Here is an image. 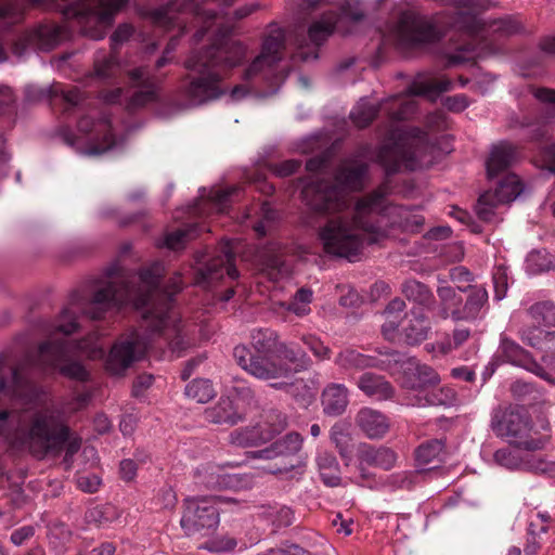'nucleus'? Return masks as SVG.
I'll return each mask as SVG.
<instances>
[{
    "label": "nucleus",
    "instance_id": "nucleus-23",
    "mask_svg": "<svg viewBox=\"0 0 555 555\" xmlns=\"http://www.w3.org/2000/svg\"><path fill=\"white\" fill-rule=\"evenodd\" d=\"M132 83L138 88L131 98L132 107L142 106L155 99L156 83L144 68H135L129 72Z\"/></svg>",
    "mask_w": 555,
    "mask_h": 555
},
{
    "label": "nucleus",
    "instance_id": "nucleus-36",
    "mask_svg": "<svg viewBox=\"0 0 555 555\" xmlns=\"http://www.w3.org/2000/svg\"><path fill=\"white\" fill-rule=\"evenodd\" d=\"M405 305L404 301L396 298L387 306L384 317L385 323L383 324L382 332L386 339H393L395 333L398 328L401 312L403 311Z\"/></svg>",
    "mask_w": 555,
    "mask_h": 555
},
{
    "label": "nucleus",
    "instance_id": "nucleus-5",
    "mask_svg": "<svg viewBox=\"0 0 555 555\" xmlns=\"http://www.w3.org/2000/svg\"><path fill=\"white\" fill-rule=\"evenodd\" d=\"M402 387L415 393L405 398V403L412 406L444 405L456 403V393L452 388L441 387L427 390V386L439 383L438 374L427 365H421L414 358L402 362Z\"/></svg>",
    "mask_w": 555,
    "mask_h": 555
},
{
    "label": "nucleus",
    "instance_id": "nucleus-64",
    "mask_svg": "<svg viewBox=\"0 0 555 555\" xmlns=\"http://www.w3.org/2000/svg\"><path fill=\"white\" fill-rule=\"evenodd\" d=\"M137 420L132 415H126L120 421V430L124 435H131L134 430Z\"/></svg>",
    "mask_w": 555,
    "mask_h": 555
},
{
    "label": "nucleus",
    "instance_id": "nucleus-12",
    "mask_svg": "<svg viewBox=\"0 0 555 555\" xmlns=\"http://www.w3.org/2000/svg\"><path fill=\"white\" fill-rule=\"evenodd\" d=\"M219 524L216 502L208 498H190L185 500L181 527L186 534H194L203 529H212Z\"/></svg>",
    "mask_w": 555,
    "mask_h": 555
},
{
    "label": "nucleus",
    "instance_id": "nucleus-52",
    "mask_svg": "<svg viewBox=\"0 0 555 555\" xmlns=\"http://www.w3.org/2000/svg\"><path fill=\"white\" fill-rule=\"evenodd\" d=\"M470 333L466 328H457L453 333V344L451 341H448L447 344H439L438 348L441 353H447L451 351L453 348H456L461 346L463 343H465Z\"/></svg>",
    "mask_w": 555,
    "mask_h": 555
},
{
    "label": "nucleus",
    "instance_id": "nucleus-18",
    "mask_svg": "<svg viewBox=\"0 0 555 555\" xmlns=\"http://www.w3.org/2000/svg\"><path fill=\"white\" fill-rule=\"evenodd\" d=\"M408 358L398 352H390L385 359H375L362 354L356 350H345L337 358V364L344 369H365L370 366H385L391 371L393 375H400L402 371V362Z\"/></svg>",
    "mask_w": 555,
    "mask_h": 555
},
{
    "label": "nucleus",
    "instance_id": "nucleus-33",
    "mask_svg": "<svg viewBox=\"0 0 555 555\" xmlns=\"http://www.w3.org/2000/svg\"><path fill=\"white\" fill-rule=\"evenodd\" d=\"M272 438V433L258 427H246L231 434V443L237 447H251Z\"/></svg>",
    "mask_w": 555,
    "mask_h": 555
},
{
    "label": "nucleus",
    "instance_id": "nucleus-19",
    "mask_svg": "<svg viewBox=\"0 0 555 555\" xmlns=\"http://www.w3.org/2000/svg\"><path fill=\"white\" fill-rule=\"evenodd\" d=\"M410 145L406 139L399 133H392L390 142L383 145L380 149L377 160L386 168L387 171H396L401 167L414 169L415 165L412 163L410 154Z\"/></svg>",
    "mask_w": 555,
    "mask_h": 555
},
{
    "label": "nucleus",
    "instance_id": "nucleus-41",
    "mask_svg": "<svg viewBox=\"0 0 555 555\" xmlns=\"http://www.w3.org/2000/svg\"><path fill=\"white\" fill-rule=\"evenodd\" d=\"M334 20L332 16H323L309 28V39L314 47L321 44L334 30Z\"/></svg>",
    "mask_w": 555,
    "mask_h": 555
},
{
    "label": "nucleus",
    "instance_id": "nucleus-9",
    "mask_svg": "<svg viewBox=\"0 0 555 555\" xmlns=\"http://www.w3.org/2000/svg\"><path fill=\"white\" fill-rule=\"evenodd\" d=\"M438 296L441 306L438 317L441 319L452 318L454 321H473L479 318L488 300V293L483 287H475L470 291L467 300L462 305V294L456 293L450 286H439Z\"/></svg>",
    "mask_w": 555,
    "mask_h": 555
},
{
    "label": "nucleus",
    "instance_id": "nucleus-42",
    "mask_svg": "<svg viewBox=\"0 0 555 555\" xmlns=\"http://www.w3.org/2000/svg\"><path fill=\"white\" fill-rule=\"evenodd\" d=\"M196 227L190 225L185 229L176 230L167 233L163 240V246L176 250L184 247L188 240L195 236Z\"/></svg>",
    "mask_w": 555,
    "mask_h": 555
},
{
    "label": "nucleus",
    "instance_id": "nucleus-6",
    "mask_svg": "<svg viewBox=\"0 0 555 555\" xmlns=\"http://www.w3.org/2000/svg\"><path fill=\"white\" fill-rule=\"evenodd\" d=\"M126 2L127 0H79L68 5L63 13L82 34L92 39H101Z\"/></svg>",
    "mask_w": 555,
    "mask_h": 555
},
{
    "label": "nucleus",
    "instance_id": "nucleus-16",
    "mask_svg": "<svg viewBox=\"0 0 555 555\" xmlns=\"http://www.w3.org/2000/svg\"><path fill=\"white\" fill-rule=\"evenodd\" d=\"M500 358H502V361L522 367L547 382H552L551 375L525 349L505 336L501 337L496 354L486 369L487 377L494 373L498 365L496 361Z\"/></svg>",
    "mask_w": 555,
    "mask_h": 555
},
{
    "label": "nucleus",
    "instance_id": "nucleus-7",
    "mask_svg": "<svg viewBox=\"0 0 555 555\" xmlns=\"http://www.w3.org/2000/svg\"><path fill=\"white\" fill-rule=\"evenodd\" d=\"M78 131L77 140L69 143L77 145L85 155L95 156L116 151L125 141L124 137L116 133L115 126L106 115L96 120L93 116L83 117L78 124Z\"/></svg>",
    "mask_w": 555,
    "mask_h": 555
},
{
    "label": "nucleus",
    "instance_id": "nucleus-62",
    "mask_svg": "<svg viewBox=\"0 0 555 555\" xmlns=\"http://www.w3.org/2000/svg\"><path fill=\"white\" fill-rule=\"evenodd\" d=\"M132 34V27L129 25H120L112 35L114 44L121 43L127 40Z\"/></svg>",
    "mask_w": 555,
    "mask_h": 555
},
{
    "label": "nucleus",
    "instance_id": "nucleus-60",
    "mask_svg": "<svg viewBox=\"0 0 555 555\" xmlns=\"http://www.w3.org/2000/svg\"><path fill=\"white\" fill-rule=\"evenodd\" d=\"M153 384L152 375H142L139 376L133 385V395L139 397L142 395L143 390L150 388Z\"/></svg>",
    "mask_w": 555,
    "mask_h": 555
},
{
    "label": "nucleus",
    "instance_id": "nucleus-24",
    "mask_svg": "<svg viewBox=\"0 0 555 555\" xmlns=\"http://www.w3.org/2000/svg\"><path fill=\"white\" fill-rule=\"evenodd\" d=\"M357 423L370 439L382 438L389 429L387 417L376 410L362 409L357 415Z\"/></svg>",
    "mask_w": 555,
    "mask_h": 555
},
{
    "label": "nucleus",
    "instance_id": "nucleus-56",
    "mask_svg": "<svg viewBox=\"0 0 555 555\" xmlns=\"http://www.w3.org/2000/svg\"><path fill=\"white\" fill-rule=\"evenodd\" d=\"M299 166V162L289 159L275 165L272 170L279 177H286L295 172Z\"/></svg>",
    "mask_w": 555,
    "mask_h": 555
},
{
    "label": "nucleus",
    "instance_id": "nucleus-20",
    "mask_svg": "<svg viewBox=\"0 0 555 555\" xmlns=\"http://www.w3.org/2000/svg\"><path fill=\"white\" fill-rule=\"evenodd\" d=\"M256 261L260 273L272 282H279L288 276L289 270L281 260L280 245L270 243L257 253Z\"/></svg>",
    "mask_w": 555,
    "mask_h": 555
},
{
    "label": "nucleus",
    "instance_id": "nucleus-54",
    "mask_svg": "<svg viewBox=\"0 0 555 555\" xmlns=\"http://www.w3.org/2000/svg\"><path fill=\"white\" fill-rule=\"evenodd\" d=\"M493 283H494V297L496 300H501L505 297L507 282H506V273L502 268H499L493 274Z\"/></svg>",
    "mask_w": 555,
    "mask_h": 555
},
{
    "label": "nucleus",
    "instance_id": "nucleus-46",
    "mask_svg": "<svg viewBox=\"0 0 555 555\" xmlns=\"http://www.w3.org/2000/svg\"><path fill=\"white\" fill-rule=\"evenodd\" d=\"M331 439L338 449L341 457H346L350 441L347 425L343 423L335 424L331 430Z\"/></svg>",
    "mask_w": 555,
    "mask_h": 555
},
{
    "label": "nucleus",
    "instance_id": "nucleus-61",
    "mask_svg": "<svg viewBox=\"0 0 555 555\" xmlns=\"http://www.w3.org/2000/svg\"><path fill=\"white\" fill-rule=\"evenodd\" d=\"M137 474V465L132 460H124L120 463V475L125 480H132Z\"/></svg>",
    "mask_w": 555,
    "mask_h": 555
},
{
    "label": "nucleus",
    "instance_id": "nucleus-13",
    "mask_svg": "<svg viewBox=\"0 0 555 555\" xmlns=\"http://www.w3.org/2000/svg\"><path fill=\"white\" fill-rule=\"evenodd\" d=\"M147 346V340L135 331L122 336L109 351L106 360L107 370L113 374L121 373L144 356Z\"/></svg>",
    "mask_w": 555,
    "mask_h": 555
},
{
    "label": "nucleus",
    "instance_id": "nucleus-43",
    "mask_svg": "<svg viewBox=\"0 0 555 555\" xmlns=\"http://www.w3.org/2000/svg\"><path fill=\"white\" fill-rule=\"evenodd\" d=\"M402 291L409 300L417 302L421 306H426L429 304L431 298L428 288L417 281L405 282Z\"/></svg>",
    "mask_w": 555,
    "mask_h": 555
},
{
    "label": "nucleus",
    "instance_id": "nucleus-14",
    "mask_svg": "<svg viewBox=\"0 0 555 555\" xmlns=\"http://www.w3.org/2000/svg\"><path fill=\"white\" fill-rule=\"evenodd\" d=\"M521 192L522 185L519 178L514 173H508L499 182L494 192L487 191L480 195L476 205V212L480 219L490 221L494 216V209L499 205L513 202Z\"/></svg>",
    "mask_w": 555,
    "mask_h": 555
},
{
    "label": "nucleus",
    "instance_id": "nucleus-55",
    "mask_svg": "<svg viewBox=\"0 0 555 555\" xmlns=\"http://www.w3.org/2000/svg\"><path fill=\"white\" fill-rule=\"evenodd\" d=\"M444 105L450 111L462 112L469 105V101L466 95L456 94L454 96L447 98L444 101Z\"/></svg>",
    "mask_w": 555,
    "mask_h": 555
},
{
    "label": "nucleus",
    "instance_id": "nucleus-21",
    "mask_svg": "<svg viewBox=\"0 0 555 555\" xmlns=\"http://www.w3.org/2000/svg\"><path fill=\"white\" fill-rule=\"evenodd\" d=\"M235 191V188L212 189L209 191L203 189L201 190L198 202L190 207V210L193 215L198 217L208 216L211 210L223 214L228 208L230 197Z\"/></svg>",
    "mask_w": 555,
    "mask_h": 555
},
{
    "label": "nucleus",
    "instance_id": "nucleus-4",
    "mask_svg": "<svg viewBox=\"0 0 555 555\" xmlns=\"http://www.w3.org/2000/svg\"><path fill=\"white\" fill-rule=\"evenodd\" d=\"M233 357L237 364L251 376L263 380H276L271 386L284 389L293 384L289 382L294 373L308 366L306 354L292 347L284 346L278 351L255 354L244 345L236 346Z\"/></svg>",
    "mask_w": 555,
    "mask_h": 555
},
{
    "label": "nucleus",
    "instance_id": "nucleus-15",
    "mask_svg": "<svg viewBox=\"0 0 555 555\" xmlns=\"http://www.w3.org/2000/svg\"><path fill=\"white\" fill-rule=\"evenodd\" d=\"M525 322L526 325L520 332L521 339L532 348L542 351L545 344L543 340L551 332L533 324L555 326V306L547 301L532 305L526 312Z\"/></svg>",
    "mask_w": 555,
    "mask_h": 555
},
{
    "label": "nucleus",
    "instance_id": "nucleus-25",
    "mask_svg": "<svg viewBox=\"0 0 555 555\" xmlns=\"http://www.w3.org/2000/svg\"><path fill=\"white\" fill-rule=\"evenodd\" d=\"M359 459L361 465L365 464L390 469L397 461V455L388 448H375L369 444H362L359 448Z\"/></svg>",
    "mask_w": 555,
    "mask_h": 555
},
{
    "label": "nucleus",
    "instance_id": "nucleus-57",
    "mask_svg": "<svg viewBox=\"0 0 555 555\" xmlns=\"http://www.w3.org/2000/svg\"><path fill=\"white\" fill-rule=\"evenodd\" d=\"M260 211L262 219L254 227V229L258 234L263 235L266 234V223L274 219V211L267 203L262 204Z\"/></svg>",
    "mask_w": 555,
    "mask_h": 555
},
{
    "label": "nucleus",
    "instance_id": "nucleus-34",
    "mask_svg": "<svg viewBox=\"0 0 555 555\" xmlns=\"http://www.w3.org/2000/svg\"><path fill=\"white\" fill-rule=\"evenodd\" d=\"M521 470L555 478V461L548 460L542 454L526 453Z\"/></svg>",
    "mask_w": 555,
    "mask_h": 555
},
{
    "label": "nucleus",
    "instance_id": "nucleus-44",
    "mask_svg": "<svg viewBox=\"0 0 555 555\" xmlns=\"http://www.w3.org/2000/svg\"><path fill=\"white\" fill-rule=\"evenodd\" d=\"M121 70L120 63L114 55L109 57L98 56L94 61V75L100 79H107Z\"/></svg>",
    "mask_w": 555,
    "mask_h": 555
},
{
    "label": "nucleus",
    "instance_id": "nucleus-1",
    "mask_svg": "<svg viewBox=\"0 0 555 555\" xmlns=\"http://www.w3.org/2000/svg\"><path fill=\"white\" fill-rule=\"evenodd\" d=\"M196 18L203 24L196 39L205 36L211 41L205 51L192 55L185 67L195 74L185 87V94L193 104H203L225 94L221 86L222 68L243 66L241 82L229 92L232 102L246 99H264L278 92L285 79L280 65L285 47L284 31L273 26L264 38L260 52L250 61L248 49L228 37L230 26L224 16H217L211 9L196 8Z\"/></svg>",
    "mask_w": 555,
    "mask_h": 555
},
{
    "label": "nucleus",
    "instance_id": "nucleus-17",
    "mask_svg": "<svg viewBox=\"0 0 555 555\" xmlns=\"http://www.w3.org/2000/svg\"><path fill=\"white\" fill-rule=\"evenodd\" d=\"M231 397H222L218 404L207 411V418L216 424L234 425L241 418V411L245 403L251 399V390L245 385L234 386Z\"/></svg>",
    "mask_w": 555,
    "mask_h": 555
},
{
    "label": "nucleus",
    "instance_id": "nucleus-59",
    "mask_svg": "<svg viewBox=\"0 0 555 555\" xmlns=\"http://www.w3.org/2000/svg\"><path fill=\"white\" fill-rule=\"evenodd\" d=\"M158 501L163 508H172L177 502L176 493L172 489H165L159 493Z\"/></svg>",
    "mask_w": 555,
    "mask_h": 555
},
{
    "label": "nucleus",
    "instance_id": "nucleus-51",
    "mask_svg": "<svg viewBox=\"0 0 555 555\" xmlns=\"http://www.w3.org/2000/svg\"><path fill=\"white\" fill-rule=\"evenodd\" d=\"M236 546V541L229 537L216 538L205 545L210 552H229Z\"/></svg>",
    "mask_w": 555,
    "mask_h": 555
},
{
    "label": "nucleus",
    "instance_id": "nucleus-50",
    "mask_svg": "<svg viewBox=\"0 0 555 555\" xmlns=\"http://www.w3.org/2000/svg\"><path fill=\"white\" fill-rule=\"evenodd\" d=\"M302 341L317 358L321 360L328 358V348L318 337L308 335L302 338Z\"/></svg>",
    "mask_w": 555,
    "mask_h": 555
},
{
    "label": "nucleus",
    "instance_id": "nucleus-48",
    "mask_svg": "<svg viewBox=\"0 0 555 555\" xmlns=\"http://www.w3.org/2000/svg\"><path fill=\"white\" fill-rule=\"evenodd\" d=\"M267 515L271 519L272 524L278 527L288 526L292 524L293 513L288 507H269L267 509Z\"/></svg>",
    "mask_w": 555,
    "mask_h": 555
},
{
    "label": "nucleus",
    "instance_id": "nucleus-39",
    "mask_svg": "<svg viewBox=\"0 0 555 555\" xmlns=\"http://www.w3.org/2000/svg\"><path fill=\"white\" fill-rule=\"evenodd\" d=\"M377 107L369 99H361L352 108L350 117L358 127L367 126L376 116Z\"/></svg>",
    "mask_w": 555,
    "mask_h": 555
},
{
    "label": "nucleus",
    "instance_id": "nucleus-45",
    "mask_svg": "<svg viewBox=\"0 0 555 555\" xmlns=\"http://www.w3.org/2000/svg\"><path fill=\"white\" fill-rule=\"evenodd\" d=\"M443 444L439 440H433L420 446L416 451V461L420 465L430 464L438 459L442 452Z\"/></svg>",
    "mask_w": 555,
    "mask_h": 555
},
{
    "label": "nucleus",
    "instance_id": "nucleus-10",
    "mask_svg": "<svg viewBox=\"0 0 555 555\" xmlns=\"http://www.w3.org/2000/svg\"><path fill=\"white\" fill-rule=\"evenodd\" d=\"M494 428L500 436L507 438L511 443L528 451L540 450L547 442V439L540 435L530 424L528 417L519 411H506Z\"/></svg>",
    "mask_w": 555,
    "mask_h": 555
},
{
    "label": "nucleus",
    "instance_id": "nucleus-37",
    "mask_svg": "<svg viewBox=\"0 0 555 555\" xmlns=\"http://www.w3.org/2000/svg\"><path fill=\"white\" fill-rule=\"evenodd\" d=\"M554 267V259L546 250H533L526 258V270L529 274L542 273Z\"/></svg>",
    "mask_w": 555,
    "mask_h": 555
},
{
    "label": "nucleus",
    "instance_id": "nucleus-3",
    "mask_svg": "<svg viewBox=\"0 0 555 555\" xmlns=\"http://www.w3.org/2000/svg\"><path fill=\"white\" fill-rule=\"evenodd\" d=\"M453 9L447 15L434 20L417 16L413 12L403 13L398 23L389 30V38L401 46H414L433 42L442 36L441 28H450L473 42H468L463 50L473 52L470 57L480 55L476 46L486 41L490 31H500L511 35L518 30V25L512 20H501L491 24L478 16L479 8H483L481 0H452Z\"/></svg>",
    "mask_w": 555,
    "mask_h": 555
},
{
    "label": "nucleus",
    "instance_id": "nucleus-40",
    "mask_svg": "<svg viewBox=\"0 0 555 555\" xmlns=\"http://www.w3.org/2000/svg\"><path fill=\"white\" fill-rule=\"evenodd\" d=\"M494 462L509 470H521L524 454L508 448L495 451L493 455Z\"/></svg>",
    "mask_w": 555,
    "mask_h": 555
},
{
    "label": "nucleus",
    "instance_id": "nucleus-53",
    "mask_svg": "<svg viewBox=\"0 0 555 555\" xmlns=\"http://www.w3.org/2000/svg\"><path fill=\"white\" fill-rule=\"evenodd\" d=\"M101 485V479L94 474H81L77 477V486L85 492H95Z\"/></svg>",
    "mask_w": 555,
    "mask_h": 555
},
{
    "label": "nucleus",
    "instance_id": "nucleus-47",
    "mask_svg": "<svg viewBox=\"0 0 555 555\" xmlns=\"http://www.w3.org/2000/svg\"><path fill=\"white\" fill-rule=\"evenodd\" d=\"M271 347L272 339L267 332L257 331L251 335V353L261 354L273 352Z\"/></svg>",
    "mask_w": 555,
    "mask_h": 555
},
{
    "label": "nucleus",
    "instance_id": "nucleus-31",
    "mask_svg": "<svg viewBox=\"0 0 555 555\" xmlns=\"http://www.w3.org/2000/svg\"><path fill=\"white\" fill-rule=\"evenodd\" d=\"M358 387L367 396L377 400H385L391 397L392 388L383 377L370 373L363 374Z\"/></svg>",
    "mask_w": 555,
    "mask_h": 555
},
{
    "label": "nucleus",
    "instance_id": "nucleus-38",
    "mask_svg": "<svg viewBox=\"0 0 555 555\" xmlns=\"http://www.w3.org/2000/svg\"><path fill=\"white\" fill-rule=\"evenodd\" d=\"M215 393L211 383L207 379H194L185 387L186 397L198 403L209 401Z\"/></svg>",
    "mask_w": 555,
    "mask_h": 555
},
{
    "label": "nucleus",
    "instance_id": "nucleus-49",
    "mask_svg": "<svg viewBox=\"0 0 555 555\" xmlns=\"http://www.w3.org/2000/svg\"><path fill=\"white\" fill-rule=\"evenodd\" d=\"M537 166L555 171V140L547 144L540 154V159L534 160Z\"/></svg>",
    "mask_w": 555,
    "mask_h": 555
},
{
    "label": "nucleus",
    "instance_id": "nucleus-11",
    "mask_svg": "<svg viewBox=\"0 0 555 555\" xmlns=\"http://www.w3.org/2000/svg\"><path fill=\"white\" fill-rule=\"evenodd\" d=\"M240 242L225 241L220 245V254L205 260V254H197L196 263V283L208 286L211 282L228 275L230 279L238 276L237 270L233 266L234 255L240 250Z\"/></svg>",
    "mask_w": 555,
    "mask_h": 555
},
{
    "label": "nucleus",
    "instance_id": "nucleus-32",
    "mask_svg": "<svg viewBox=\"0 0 555 555\" xmlns=\"http://www.w3.org/2000/svg\"><path fill=\"white\" fill-rule=\"evenodd\" d=\"M302 440L296 433L287 434L282 440L274 442L270 448L260 450L255 453L256 456L262 459H272L278 455L295 453L300 450Z\"/></svg>",
    "mask_w": 555,
    "mask_h": 555
},
{
    "label": "nucleus",
    "instance_id": "nucleus-22",
    "mask_svg": "<svg viewBox=\"0 0 555 555\" xmlns=\"http://www.w3.org/2000/svg\"><path fill=\"white\" fill-rule=\"evenodd\" d=\"M195 480L198 485L207 488H231L235 487L237 477L228 474L224 467L208 463L197 467L195 472Z\"/></svg>",
    "mask_w": 555,
    "mask_h": 555
},
{
    "label": "nucleus",
    "instance_id": "nucleus-2",
    "mask_svg": "<svg viewBox=\"0 0 555 555\" xmlns=\"http://www.w3.org/2000/svg\"><path fill=\"white\" fill-rule=\"evenodd\" d=\"M366 166L359 159L344 162L333 183L320 176L304 182L301 197L313 212L326 215V222L319 229V240L327 254L354 259L366 244L386 235L384 219L392 225L403 224L406 210L392 206L383 186L357 202L349 193L359 191L365 183Z\"/></svg>",
    "mask_w": 555,
    "mask_h": 555
},
{
    "label": "nucleus",
    "instance_id": "nucleus-8",
    "mask_svg": "<svg viewBox=\"0 0 555 555\" xmlns=\"http://www.w3.org/2000/svg\"><path fill=\"white\" fill-rule=\"evenodd\" d=\"M451 82L443 77L422 74L415 77L409 88V92L403 95H395L386 103L383 108L393 119H404L413 111L415 101L413 95H423L434 100L439 93L447 91Z\"/></svg>",
    "mask_w": 555,
    "mask_h": 555
},
{
    "label": "nucleus",
    "instance_id": "nucleus-35",
    "mask_svg": "<svg viewBox=\"0 0 555 555\" xmlns=\"http://www.w3.org/2000/svg\"><path fill=\"white\" fill-rule=\"evenodd\" d=\"M35 35L38 44L49 50L67 38V30L55 24H44L36 29Z\"/></svg>",
    "mask_w": 555,
    "mask_h": 555
},
{
    "label": "nucleus",
    "instance_id": "nucleus-58",
    "mask_svg": "<svg viewBox=\"0 0 555 555\" xmlns=\"http://www.w3.org/2000/svg\"><path fill=\"white\" fill-rule=\"evenodd\" d=\"M33 534H34V529L31 527H29V526L22 527V528L15 530L11 534V541L13 544L18 546V545H22L24 543V541L29 539Z\"/></svg>",
    "mask_w": 555,
    "mask_h": 555
},
{
    "label": "nucleus",
    "instance_id": "nucleus-30",
    "mask_svg": "<svg viewBox=\"0 0 555 555\" xmlns=\"http://www.w3.org/2000/svg\"><path fill=\"white\" fill-rule=\"evenodd\" d=\"M317 466L322 481L328 487L340 485V468L336 457L326 451H319Z\"/></svg>",
    "mask_w": 555,
    "mask_h": 555
},
{
    "label": "nucleus",
    "instance_id": "nucleus-63",
    "mask_svg": "<svg viewBox=\"0 0 555 555\" xmlns=\"http://www.w3.org/2000/svg\"><path fill=\"white\" fill-rule=\"evenodd\" d=\"M534 96L541 102L551 104L555 111V91L543 88L537 89L534 91Z\"/></svg>",
    "mask_w": 555,
    "mask_h": 555
},
{
    "label": "nucleus",
    "instance_id": "nucleus-27",
    "mask_svg": "<svg viewBox=\"0 0 555 555\" xmlns=\"http://www.w3.org/2000/svg\"><path fill=\"white\" fill-rule=\"evenodd\" d=\"M430 330L428 319L423 313V308L417 307L411 311L406 325L403 327L408 344H420L427 338Z\"/></svg>",
    "mask_w": 555,
    "mask_h": 555
},
{
    "label": "nucleus",
    "instance_id": "nucleus-29",
    "mask_svg": "<svg viewBox=\"0 0 555 555\" xmlns=\"http://www.w3.org/2000/svg\"><path fill=\"white\" fill-rule=\"evenodd\" d=\"M312 291L309 288H299L294 295L291 302L274 300L273 310L280 312V310L288 311L297 317H305L310 313V305L312 302Z\"/></svg>",
    "mask_w": 555,
    "mask_h": 555
},
{
    "label": "nucleus",
    "instance_id": "nucleus-26",
    "mask_svg": "<svg viewBox=\"0 0 555 555\" xmlns=\"http://www.w3.org/2000/svg\"><path fill=\"white\" fill-rule=\"evenodd\" d=\"M516 150L512 144L501 142L494 145L487 162L488 176L493 178L500 171L507 168L516 159Z\"/></svg>",
    "mask_w": 555,
    "mask_h": 555
},
{
    "label": "nucleus",
    "instance_id": "nucleus-28",
    "mask_svg": "<svg viewBox=\"0 0 555 555\" xmlns=\"http://www.w3.org/2000/svg\"><path fill=\"white\" fill-rule=\"evenodd\" d=\"M348 404V391L341 384H332L327 386L322 396V405L324 413L336 416L341 414Z\"/></svg>",
    "mask_w": 555,
    "mask_h": 555
}]
</instances>
